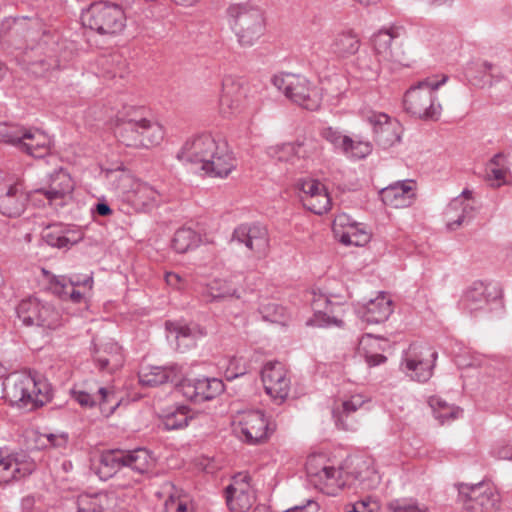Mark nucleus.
<instances>
[{"instance_id":"603ef678","label":"nucleus","mask_w":512,"mask_h":512,"mask_svg":"<svg viewBox=\"0 0 512 512\" xmlns=\"http://www.w3.org/2000/svg\"><path fill=\"white\" fill-rule=\"evenodd\" d=\"M296 187L302 193L300 199L303 206L306 205V200H310L316 193H321L326 189L325 185L319 180L312 178L299 179Z\"/></svg>"},{"instance_id":"6e6552de","label":"nucleus","mask_w":512,"mask_h":512,"mask_svg":"<svg viewBox=\"0 0 512 512\" xmlns=\"http://www.w3.org/2000/svg\"><path fill=\"white\" fill-rule=\"evenodd\" d=\"M401 31V27L392 26L379 30L372 37L374 52L380 66L391 71L408 66L404 51L396 47L399 44Z\"/></svg>"},{"instance_id":"4d7b16f0","label":"nucleus","mask_w":512,"mask_h":512,"mask_svg":"<svg viewBox=\"0 0 512 512\" xmlns=\"http://www.w3.org/2000/svg\"><path fill=\"white\" fill-rule=\"evenodd\" d=\"M297 159H310L318 156L321 152V146L316 139L305 138L302 141L295 142Z\"/></svg>"},{"instance_id":"423d86ee","label":"nucleus","mask_w":512,"mask_h":512,"mask_svg":"<svg viewBox=\"0 0 512 512\" xmlns=\"http://www.w3.org/2000/svg\"><path fill=\"white\" fill-rule=\"evenodd\" d=\"M43 30L38 17H6L0 25V42L6 48L20 51L39 38Z\"/></svg>"},{"instance_id":"37998d69","label":"nucleus","mask_w":512,"mask_h":512,"mask_svg":"<svg viewBox=\"0 0 512 512\" xmlns=\"http://www.w3.org/2000/svg\"><path fill=\"white\" fill-rule=\"evenodd\" d=\"M155 460L151 453L145 448L126 450V467L137 472L140 475L146 474L152 470Z\"/></svg>"},{"instance_id":"680f3d73","label":"nucleus","mask_w":512,"mask_h":512,"mask_svg":"<svg viewBox=\"0 0 512 512\" xmlns=\"http://www.w3.org/2000/svg\"><path fill=\"white\" fill-rule=\"evenodd\" d=\"M247 372L246 366L241 363V359L232 357L228 360L227 367L225 369V378L228 381H232L239 376L245 375Z\"/></svg>"},{"instance_id":"a18cd8bd","label":"nucleus","mask_w":512,"mask_h":512,"mask_svg":"<svg viewBox=\"0 0 512 512\" xmlns=\"http://www.w3.org/2000/svg\"><path fill=\"white\" fill-rule=\"evenodd\" d=\"M111 500L106 493L81 495L77 500V512H111Z\"/></svg>"},{"instance_id":"72a5a7b5","label":"nucleus","mask_w":512,"mask_h":512,"mask_svg":"<svg viewBox=\"0 0 512 512\" xmlns=\"http://www.w3.org/2000/svg\"><path fill=\"white\" fill-rule=\"evenodd\" d=\"M94 362L100 371L113 373L124 364L122 348L116 342H108L95 349Z\"/></svg>"},{"instance_id":"a878e982","label":"nucleus","mask_w":512,"mask_h":512,"mask_svg":"<svg viewBox=\"0 0 512 512\" xmlns=\"http://www.w3.org/2000/svg\"><path fill=\"white\" fill-rule=\"evenodd\" d=\"M43 240L51 247L69 249L84 238V232L72 225L53 224L43 232Z\"/></svg>"},{"instance_id":"6ab92c4d","label":"nucleus","mask_w":512,"mask_h":512,"mask_svg":"<svg viewBox=\"0 0 512 512\" xmlns=\"http://www.w3.org/2000/svg\"><path fill=\"white\" fill-rule=\"evenodd\" d=\"M265 392L277 403H282L290 391V378L285 366L278 361L268 362L261 371Z\"/></svg>"},{"instance_id":"7c9ffc66","label":"nucleus","mask_w":512,"mask_h":512,"mask_svg":"<svg viewBox=\"0 0 512 512\" xmlns=\"http://www.w3.org/2000/svg\"><path fill=\"white\" fill-rule=\"evenodd\" d=\"M29 195L19 183L10 185L3 195H0V212L7 217H18L26 208Z\"/></svg>"},{"instance_id":"393cba45","label":"nucleus","mask_w":512,"mask_h":512,"mask_svg":"<svg viewBox=\"0 0 512 512\" xmlns=\"http://www.w3.org/2000/svg\"><path fill=\"white\" fill-rule=\"evenodd\" d=\"M72 395L82 407L91 408L99 405L100 409L103 412L107 411L108 414L113 413L120 403L114 391L105 387H97L95 391L92 387L89 389H74Z\"/></svg>"},{"instance_id":"b1692460","label":"nucleus","mask_w":512,"mask_h":512,"mask_svg":"<svg viewBox=\"0 0 512 512\" xmlns=\"http://www.w3.org/2000/svg\"><path fill=\"white\" fill-rule=\"evenodd\" d=\"M332 231L339 242L347 246H364L371 238L369 232L361 224L352 222L346 214L335 217Z\"/></svg>"},{"instance_id":"09e8293b","label":"nucleus","mask_w":512,"mask_h":512,"mask_svg":"<svg viewBox=\"0 0 512 512\" xmlns=\"http://www.w3.org/2000/svg\"><path fill=\"white\" fill-rule=\"evenodd\" d=\"M38 318L37 327H42L44 329L55 330L61 327L64 323L61 313L50 303L42 301L40 304Z\"/></svg>"},{"instance_id":"473e14b6","label":"nucleus","mask_w":512,"mask_h":512,"mask_svg":"<svg viewBox=\"0 0 512 512\" xmlns=\"http://www.w3.org/2000/svg\"><path fill=\"white\" fill-rule=\"evenodd\" d=\"M236 168V159L224 142L218 148L217 154L210 157L201 169L211 177L225 178Z\"/></svg>"},{"instance_id":"de8ad7c7","label":"nucleus","mask_w":512,"mask_h":512,"mask_svg":"<svg viewBox=\"0 0 512 512\" xmlns=\"http://www.w3.org/2000/svg\"><path fill=\"white\" fill-rule=\"evenodd\" d=\"M41 301L30 297L23 299L16 308L18 318L25 326H37Z\"/></svg>"},{"instance_id":"20e7f679","label":"nucleus","mask_w":512,"mask_h":512,"mask_svg":"<svg viewBox=\"0 0 512 512\" xmlns=\"http://www.w3.org/2000/svg\"><path fill=\"white\" fill-rule=\"evenodd\" d=\"M272 84L293 103L310 111L320 108L322 95L319 88L307 77L299 74L282 73L274 75Z\"/></svg>"},{"instance_id":"ddd939ff","label":"nucleus","mask_w":512,"mask_h":512,"mask_svg":"<svg viewBox=\"0 0 512 512\" xmlns=\"http://www.w3.org/2000/svg\"><path fill=\"white\" fill-rule=\"evenodd\" d=\"M276 426L269 423L259 410L244 412L235 428L236 433L248 444L262 443L275 431Z\"/></svg>"},{"instance_id":"052dcab7","label":"nucleus","mask_w":512,"mask_h":512,"mask_svg":"<svg viewBox=\"0 0 512 512\" xmlns=\"http://www.w3.org/2000/svg\"><path fill=\"white\" fill-rule=\"evenodd\" d=\"M175 491L170 495L171 505H175V512H195L190 504V497L186 493H178L175 486Z\"/></svg>"},{"instance_id":"a211bd4d","label":"nucleus","mask_w":512,"mask_h":512,"mask_svg":"<svg viewBox=\"0 0 512 512\" xmlns=\"http://www.w3.org/2000/svg\"><path fill=\"white\" fill-rule=\"evenodd\" d=\"M179 390L188 400L195 403L209 401L219 396L225 389L223 381L218 378H185L179 383Z\"/></svg>"},{"instance_id":"49530a36","label":"nucleus","mask_w":512,"mask_h":512,"mask_svg":"<svg viewBox=\"0 0 512 512\" xmlns=\"http://www.w3.org/2000/svg\"><path fill=\"white\" fill-rule=\"evenodd\" d=\"M200 243V236L191 228L178 229L171 241L172 248L177 253H186L196 248Z\"/></svg>"},{"instance_id":"4468645a","label":"nucleus","mask_w":512,"mask_h":512,"mask_svg":"<svg viewBox=\"0 0 512 512\" xmlns=\"http://www.w3.org/2000/svg\"><path fill=\"white\" fill-rule=\"evenodd\" d=\"M320 136L333 145L347 158L352 160H362L367 158L373 152V143L367 139L352 138L342 134L333 127H325L320 131Z\"/></svg>"},{"instance_id":"2f4dec72","label":"nucleus","mask_w":512,"mask_h":512,"mask_svg":"<svg viewBox=\"0 0 512 512\" xmlns=\"http://www.w3.org/2000/svg\"><path fill=\"white\" fill-rule=\"evenodd\" d=\"M361 47L357 32L347 28L337 32L330 43V52L338 59H347L355 55Z\"/></svg>"},{"instance_id":"a19ab883","label":"nucleus","mask_w":512,"mask_h":512,"mask_svg":"<svg viewBox=\"0 0 512 512\" xmlns=\"http://www.w3.org/2000/svg\"><path fill=\"white\" fill-rule=\"evenodd\" d=\"M427 403L431 408L434 418L440 423L445 424L454 421L462 416L463 409L454 404L448 403L439 396H429Z\"/></svg>"},{"instance_id":"1a4fd4ad","label":"nucleus","mask_w":512,"mask_h":512,"mask_svg":"<svg viewBox=\"0 0 512 512\" xmlns=\"http://www.w3.org/2000/svg\"><path fill=\"white\" fill-rule=\"evenodd\" d=\"M2 142L15 146L20 151L34 158H42L49 154L50 139L38 129L23 126H12L0 132Z\"/></svg>"},{"instance_id":"ea45409f","label":"nucleus","mask_w":512,"mask_h":512,"mask_svg":"<svg viewBox=\"0 0 512 512\" xmlns=\"http://www.w3.org/2000/svg\"><path fill=\"white\" fill-rule=\"evenodd\" d=\"M126 467V450L110 449L100 456L99 478L108 480L121 468Z\"/></svg>"},{"instance_id":"f704fd0d","label":"nucleus","mask_w":512,"mask_h":512,"mask_svg":"<svg viewBox=\"0 0 512 512\" xmlns=\"http://www.w3.org/2000/svg\"><path fill=\"white\" fill-rule=\"evenodd\" d=\"M393 312V302L384 292L371 299L361 312L362 319L368 324H378L386 321Z\"/></svg>"},{"instance_id":"69168bd1","label":"nucleus","mask_w":512,"mask_h":512,"mask_svg":"<svg viewBox=\"0 0 512 512\" xmlns=\"http://www.w3.org/2000/svg\"><path fill=\"white\" fill-rule=\"evenodd\" d=\"M345 487V482H316L315 488L328 496H336Z\"/></svg>"},{"instance_id":"9d476101","label":"nucleus","mask_w":512,"mask_h":512,"mask_svg":"<svg viewBox=\"0 0 512 512\" xmlns=\"http://www.w3.org/2000/svg\"><path fill=\"white\" fill-rule=\"evenodd\" d=\"M459 498L468 512H496L499 497L487 482H461Z\"/></svg>"},{"instance_id":"338daca9","label":"nucleus","mask_w":512,"mask_h":512,"mask_svg":"<svg viewBox=\"0 0 512 512\" xmlns=\"http://www.w3.org/2000/svg\"><path fill=\"white\" fill-rule=\"evenodd\" d=\"M416 91V85H411L405 92L403 97V108L406 113L414 116L416 114L414 92Z\"/></svg>"},{"instance_id":"5701e85b","label":"nucleus","mask_w":512,"mask_h":512,"mask_svg":"<svg viewBox=\"0 0 512 512\" xmlns=\"http://www.w3.org/2000/svg\"><path fill=\"white\" fill-rule=\"evenodd\" d=\"M139 382L142 386L155 387L165 383L179 386L183 381V367L178 364L167 366H142L138 372Z\"/></svg>"},{"instance_id":"bf43d9fd","label":"nucleus","mask_w":512,"mask_h":512,"mask_svg":"<svg viewBox=\"0 0 512 512\" xmlns=\"http://www.w3.org/2000/svg\"><path fill=\"white\" fill-rule=\"evenodd\" d=\"M456 363L460 367H478L484 363V356L467 349L456 356Z\"/></svg>"},{"instance_id":"412c9836","label":"nucleus","mask_w":512,"mask_h":512,"mask_svg":"<svg viewBox=\"0 0 512 512\" xmlns=\"http://www.w3.org/2000/svg\"><path fill=\"white\" fill-rule=\"evenodd\" d=\"M249 99L241 83L228 78L223 81L219 98V109L223 116L231 117L246 111Z\"/></svg>"},{"instance_id":"dca6fc26","label":"nucleus","mask_w":512,"mask_h":512,"mask_svg":"<svg viewBox=\"0 0 512 512\" xmlns=\"http://www.w3.org/2000/svg\"><path fill=\"white\" fill-rule=\"evenodd\" d=\"M361 463L362 465L357 463L356 466H366L367 470H369L365 461H361ZM305 470L308 477L319 478V480H340L348 477H353L356 480H369L372 478L369 471H367V474L363 476L361 473L354 474L352 472H348L343 466L335 468L329 464V460L322 453L309 455L305 463Z\"/></svg>"},{"instance_id":"e2e57ef3","label":"nucleus","mask_w":512,"mask_h":512,"mask_svg":"<svg viewBox=\"0 0 512 512\" xmlns=\"http://www.w3.org/2000/svg\"><path fill=\"white\" fill-rule=\"evenodd\" d=\"M486 179L493 187H500L506 183L507 169L505 167L486 168Z\"/></svg>"},{"instance_id":"774afa93","label":"nucleus","mask_w":512,"mask_h":512,"mask_svg":"<svg viewBox=\"0 0 512 512\" xmlns=\"http://www.w3.org/2000/svg\"><path fill=\"white\" fill-rule=\"evenodd\" d=\"M392 512H416V505H406L400 500H393L388 504Z\"/></svg>"},{"instance_id":"58836bf2","label":"nucleus","mask_w":512,"mask_h":512,"mask_svg":"<svg viewBox=\"0 0 512 512\" xmlns=\"http://www.w3.org/2000/svg\"><path fill=\"white\" fill-rule=\"evenodd\" d=\"M33 470L32 462L18 461L11 455L0 456V480H22L30 476Z\"/></svg>"},{"instance_id":"13d9d810","label":"nucleus","mask_w":512,"mask_h":512,"mask_svg":"<svg viewBox=\"0 0 512 512\" xmlns=\"http://www.w3.org/2000/svg\"><path fill=\"white\" fill-rule=\"evenodd\" d=\"M259 313L264 321L271 323L280 322L284 315V308L275 302H263L259 306Z\"/></svg>"},{"instance_id":"f3484780","label":"nucleus","mask_w":512,"mask_h":512,"mask_svg":"<svg viewBox=\"0 0 512 512\" xmlns=\"http://www.w3.org/2000/svg\"><path fill=\"white\" fill-rule=\"evenodd\" d=\"M222 143L224 141L215 139L211 134H200L184 143L177 153V158L184 162L204 166L210 157L217 154L218 148Z\"/></svg>"},{"instance_id":"9b49d317","label":"nucleus","mask_w":512,"mask_h":512,"mask_svg":"<svg viewBox=\"0 0 512 512\" xmlns=\"http://www.w3.org/2000/svg\"><path fill=\"white\" fill-rule=\"evenodd\" d=\"M445 74L432 75L418 80V102L423 110L418 118L424 121L436 122L442 115V105L439 102L437 91L448 81Z\"/></svg>"},{"instance_id":"f8f14e48","label":"nucleus","mask_w":512,"mask_h":512,"mask_svg":"<svg viewBox=\"0 0 512 512\" xmlns=\"http://www.w3.org/2000/svg\"><path fill=\"white\" fill-rule=\"evenodd\" d=\"M363 119L372 128L374 142L382 149H389L401 140L400 123L388 114L379 111H368Z\"/></svg>"},{"instance_id":"c03bdc74","label":"nucleus","mask_w":512,"mask_h":512,"mask_svg":"<svg viewBox=\"0 0 512 512\" xmlns=\"http://www.w3.org/2000/svg\"><path fill=\"white\" fill-rule=\"evenodd\" d=\"M438 352L429 345H421L418 351V383L427 382L433 375Z\"/></svg>"},{"instance_id":"c756f323","label":"nucleus","mask_w":512,"mask_h":512,"mask_svg":"<svg viewBox=\"0 0 512 512\" xmlns=\"http://www.w3.org/2000/svg\"><path fill=\"white\" fill-rule=\"evenodd\" d=\"M166 329L175 335L177 349L184 352L187 349L196 346L198 339L206 336L205 328L198 324H182L180 322L167 321Z\"/></svg>"},{"instance_id":"cd10ccee","label":"nucleus","mask_w":512,"mask_h":512,"mask_svg":"<svg viewBox=\"0 0 512 512\" xmlns=\"http://www.w3.org/2000/svg\"><path fill=\"white\" fill-rule=\"evenodd\" d=\"M414 180L407 179L396 181L379 191V196L385 205L403 208L412 204L416 195L415 189L411 186Z\"/></svg>"},{"instance_id":"864d4df0","label":"nucleus","mask_w":512,"mask_h":512,"mask_svg":"<svg viewBox=\"0 0 512 512\" xmlns=\"http://www.w3.org/2000/svg\"><path fill=\"white\" fill-rule=\"evenodd\" d=\"M386 340L371 334L363 335L358 343V352L363 357L384 351Z\"/></svg>"},{"instance_id":"39448f33","label":"nucleus","mask_w":512,"mask_h":512,"mask_svg":"<svg viewBox=\"0 0 512 512\" xmlns=\"http://www.w3.org/2000/svg\"><path fill=\"white\" fill-rule=\"evenodd\" d=\"M232 27L242 47L253 46L264 33L262 12L249 4H232L227 9Z\"/></svg>"},{"instance_id":"79ce46f5","label":"nucleus","mask_w":512,"mask_h":512,"mask_svg":"<svg viewBox=\"0 0 512 512\" xmlns=\"http://www.w3.org/2000/svg\"><path fill=\"white\" fill-rule=\"evenodd\" d=\"M127 199L137 208L148 209L158 202L159 193L149 184L137 182L128 192Z\"/></svg>"},{"instance_id":"5fc2aeb1","label":"nucleus","mask_w":512,"mask_h":512,"mask_svg":"<svg viewBox=\"0 0 512 512\" xmlns=\"http://www.w3.org/2000/svg\"><path fill=\"white\" fill-rule=\"evenodd\" d=\"M268 154L279 162L294 163L296 156L295 143H283L268 148Z\"/></svg>"},{"instance_id":"4be33fe9","label":"nucleus","mask_w":512,"mask_h":512,"mask_svg":"<svg viewBox=\"0 0 512 512\" xmlns=\"http://www.w3.org/2000/svg\"><path fill=\"white\" fill-rule=\"evenodd\" d=\"M472 194L471 190L464 189L448 204L445 210V218L449 230H456L473 219L475 207Z\"/></svg>"},{"instance_id":"bb28decb","label":"nucleus","mask_w":512,"mask_h":512,"mask_svg":"<svg viewBox=\"0 0 512 512\" xmlns=\"http://www.w3.org/2000/svg\"><path fill=\"white\" fill-rule=\"evenodd\" d=\"M226 503L232 512H247L256 501L250 482H232L225 489Z\"/></svg>"},{"instance_id":"0e129e2a","label":"nucleus","mask_w":512,"mask_h":512,"mask_svg":"<svg viewBox=\"0 0 512 512\" xmlns=\"http://www.w3.org/2000/svg\"><path fill=\"white\" fill-rule=\"evenodd\" d=\"M73 283V281L67 282L64 277L54 278L50 283V289L60 298L67 299L68 291Z\"/></svg>"},{"instance_id":"6e6d98bb","label":"nucleus","mask_w":512,"mask_h":512,"mask_svg":"<svg viewBox=\"0 0 512 512\" xmlns=\"http://www.w3.org/2000/svg\"><path fill=\"white\" fill-rule=\"evenodd\" d=\"M304 207L317 215H322L328 212L331 208V198L327 189L321 193H316V195L310 198V200H306V205Z\"/></svg>"},{"instance_id":"f03ea898","label":"nucleus","mask_w":512,"mask_h":512,"mask_svg":"<svg viewBox=\"0 0 512 512\" xmlns=\"http://www.w3.org/2000/svg\"><path fill=\"white\" fill-rule=\"evenodd\" d=\"M81 21L101 36L120 35L126 27V14L121 5L110 1H97L82 11Z\"/></svg>"},{"instance_id":"3c124183","label":"nucleus","mask_w":512,"mask_h":512,"mask_svg":"<svg viewBox=\"0 0 512 512\" xmlns=\"http://www.w3.org/2000/svg\"><path fill=\"white\" fill-rule=\"evenodd\" d=\"M208 293L213 300L237 297V289L227 280L215 279L208 285Z\"/></svg>"},{"instance_id":"8fccbe9b","label":"nucleus","mask_w":512,"mask_h":512,"mask_svg":"<svg viewBox=\"0 0 512 512\" xmlns=\"http://www.w3.org/2000/svg\"><path fill=\"white\" fill-rule=\"evenodd\" d=\"M190 409L187 406H179L174 411L164 415L162 425L165 430H177L186 427L190 420Z\"/></svg>"},{"instance_id":"7ed1b4c3","label":"nucleus","mask_w":512,"mask_h":512,"mask_svg":"<svg viewBox=\"0 0 512 512\" xmlns=\"http://www.w3.org/2000/svg\"><path fill=\"white\" fill-rule=\"evenodd\" d=\"M56 44L55 37L43 29L39 38L34 43L28 44L26 48H22L16 57L26 70L36 76H43L59 66Z\"/></svg>"},{"instance_id":"4c0bfd02","label":"nucleus","mask_w":512,"mask_h":512,"mask_svg":"<svg viewBox=\"0 0 512 512\" xmlns=\"http://www.w3.org/2000/svg\"><path fill=\"white\" fill-rule=\"evenodd\" d=\"M366 402H368V399L360 394L352 395L348 400L343 401L341 406L333 409L336 425L343 430H353L354 423L350 421V417Z\"/></svg>"},{"instance_id":"2eb2a0df","label":"nucleus","mask_w":512,"mask_h":512,"mask_svg":"<svg viewBox=\"0 0 512 512\" xmlns=\"http://www.w3.org/2000/svg\"><path fill=\"white\" fill-rule=\"evenodd\" d=\"M231 241L243 244L253 255L265 257L269 250V233L266 226L258 223H242L238 225Z\"/></svg>"},{"instance_id":"c85d7f7f","label":"nucleus","mask_w":512,"mask_h":512,"mask_svg":"<svg viewBox=\"0 0 512 512\" xmlns=\"http://www.w3.org/2000/svg\"><path fill=\"white\" fill-rule=\"evenodd\" d=\"M335 306L325 295L315 296L312 301L313 317L307 321L308 326L330 327L332 325L342 327L344 322L335 313Z\"/></svg>"},{"instance_id":"0eeeda50","label":"nucleus","mask_w":512,"mask_h":512,"mask_svg":"<svg viewBox=\"0 0 512 512\" xmlns=\"http://www.w3.org/2000/svg\"><path fill=\"white\" fill-rule=\"evenodd\" d=\"M459 304L469 312L499 313L503 310V290L497 282H473L462 294Z\"/></svg>"},{"instance_id":"e433bc0d","label":"nucleus","mask_w":512,"mask_h":512,"mask_svg":"<svg viewBox=\"0 0 512 512\" xmlns=\"http://www.w3.org/2000/svg\"><path fill=\"white\" fill-rule=\"evenodd\" d=\"M148 110L144 106L124 105L115 115L114 132L125 129L131 132V127L144 122L148 117Z\"/></svg>"},{"instance_id":"c9c22d12","label":"nucleus","mask_w":512,"mask_h":512,"mask_svg":"<svg viewBox=\"0 0 512 512\" xmlns=\"http://www.w3.org/2000/svg\"><path fill=\"white\" fill-rule=\"evenodd\" d=\"M139 128L141 134L131 135L132 140L128 141L132 144V148H151L159 145L164 139L163 126L151 118H147Z\"/></svg>"},{"instance_id":"aec40b11","label":"nucleus","mask_w":512,"mask_h":512,"mask_svg":"<svg viewBox=\"0 0 512 512\" xmlns=\"http://www.w3.org/2000/svg\"><path fill=\"white\" fill-rule=\"evenodd\" d=\"M73 190L74 182L70 174L63 168H59L48 176L45 186L35 189L33 193L43 195L49 205L63 206Z\"/></svg>"},{"instance_id":"f257e3e1","label":"nucleus","mask_w":512,"mask_h":512,"mask_svg":"<svg viewBox=\"0 0 512 512\" xmlns=\"http://www.w3.org/2000/svg\"><path fill=\"white\" fill-rule=\"evenodd\" d=\"M6 397L12 405L34 410L51 400L49 385L36 380L30 374H14L7 379L4 387Z\"/></svg>"}]
</instances>
